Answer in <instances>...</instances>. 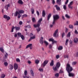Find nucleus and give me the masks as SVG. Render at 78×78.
<instances>
[{
	"mask_svg": "<svg viewBox=\"0 0 78 78\" xmlns=\"http://www.w3.org/2000/svg\"><path fill=\"white\" fill-rule=\"evenodd\" d=\"M50 66H54V61L52 60L51 62L50 63Z\"/></svg>",
	"mask_w": 78,
	"mask_h": 78,
	"instance_id": "obj_20",
	"label": "nucleus"
},
{
	"mask_svg": "<svg viewBox=\"0 0 78 78\" xmlns=\"http://www.w3.org/2000/svg\"><path fill=\"white\" fill-rule=\"evenodd\" d=\"M30 73L32 76H34V74L33 73V71L32 70H30Z\"/></svg>",
	"mask_w": 78,
	"mask_h": 78,
	"instance_id": "obj_25",
	"label": "nucleus"
},
{
	"mask_svg": "<svg viewBox=\"0 0 78 78\" xmlns=\"http://www.w3.org/2000/svg\"><path fill=\"white\" fill-rule=\"evenodd\" d=\"M23 78H30L29 77V76H23Z\"/></svg>",
	"mask_w": 78,
	"mask_h": 78,
	"instance_id": "obj_63",
	"label": "nucleus"
},
{
	"mask_svg": "<svg viewBox=\"0 0 78 78\" xmlns=\"http://www.w3.org/2000/svg\"><path fill=\"white\" fill-rule=\"evenodd\" d=\"M22 22L21 21H20L19 22V24L20 25H22Z\"/></svg>",
	"mask_w": 78,
	"mask_h": 78,
	"instance_id": "obj_64",
	"label": "nucleus"
},
{
	"mask_svg": "<svg viewBox=\"0 0 78 78\" xmlns=\"http://www.w3.org/2000/svg\"><path fill=\"white\" fill-rule=\"evenodd\" d=\"M78 39L77 38H75L74 39V42H75V43H77V42H78Z\"/></svg>",
	"mask_w": 78,
	"mask_h": 78,
	"instance_id": "obj_24",
	"label": "nucleus"
},
{
	"mask_svg": "<svg viewBox=\"0 0 78 78\" xmlns=\"http://www.w3.org/2000/svg\"><path fill=\"white\" fill-rule=\"evenodd\" d=\"M61 66V64L59 63V62H58L56 65V67L58 69L60 67V66Z\"/></svg>",
	"mask_w": 78,
	"mask_h": 78,
	"instance_id": "obj_14",
	"label": "nucleus"
},
{
	"mask_svg": "<svg viewBox=\"0 0 78 78\" xmlns=\"http://www.w3.org/2000/svg\"><path fill=\"white\" fill-rule=\"evenodd\" d=\"M18 65L17 63H15L14 64V68L15 70H16L18 69Z\"/></svg>",
	"mask_w": 78,
	"mask_h": 78,
	"instance_id": "obj_7",
	"label": "nucleus"
},
{
	"mask_svg": "<svg viewBox=\"0 0 78 78\" xmlns=\"http://www.w3.org/2000/svg\"><path fill=\"white\" fill-rule=\"evenodd\" d=\"M63 9H65V10H66V5H65L63 6Z\"/></svg>",
	"mask_w": 78,
	"mask_h": 78,
	"instance_id": "obj_60",
	"label": "nucleus"
},
{
	"mask_svg": "<svg viewBox=\"0 0 78 78\" xmlns=\"http://www.w3.org/2000/svg\"><path fill=\"white\" fill-rule=\"evenodd\" d=\"M69 73L68 75L69 76H71L72 77H73L74 76V74L72 73H70V72L68 73Z\"/></svg>",
	"mask_w": 78,
	"mask_h": 78,
	"instance_id": "obj_11",
	"label": "nucleus"
},
{
	"mask_svg": "<svg viewBox=\"0 0 78 78\" xmlns=\"http://www.w3.org/2000/svg\"><path fill=\"white\" fill-rule=\"evenodd\" d=\"M19 12L18 11H16L15 13L14 14V16H17V15H18L19 14Z\"/></svg>",
	"mask_w": 78,
	"mask_h": 78,
	"instance_id": "obj_22",
	"label": "nucleus"
},
{
	"mask_svg": "<svg viewBox=\"0 0 78 78\" xmlns=\"http://www.w3.org/2000/svg\"><path fill=\"white\" fill-rule=\"evenodd\" d=\"M8 56V54L6 52V54L5 55V58H7V56Z\"/></svg>",
	"mask_w": 78,
	"mask_h": 78,
	"instance_id": "obj_42",
	"label": "nucleus"
},
{
	"mask_svg": "<svg viewBox=\"0 0 78 78\" xmlns=\"http://www.w3.org/2000/svg\"><path fill=\"white\" fill-rule=\"evenodd\" d=\"M37 33H39V31H41V28H38V29H37Z\"/></svg>",
	"mask_w": 78,
	"mask_h": 78,
	"instance_id": "obj_44",
	"label": "nucleus"
},
{
	"mask_svg": "<svg viewBox=\"0 0 78 78\" xmlns=\"http://www.w3.org/2000/svg\"><path fill=\"white\" fill-rule=\"evenodd\" d=\"M53 18L54 20L52 23V24H55L56 20H57L59 19V16L58 15H55L53 16Z\"/></svg>",
	"mask_w": 78,
	"mask_h": 78,
	"instance_id": "obj_2",
	"label": "nucleus"
},
{
	"mask_svg": "<svg viewBox=\"0 0 78 78\" xmlns=\"http://www.w3.org/2000/svg\"><path fill=\"white\" fill-rule=\"evenodd\" d=\"M59 57H60L59 55H57L56 56V58L57 59H58Z\"/></svg>",
	"mask_w": 78,
	"mask_h": 78,
	"instance_id": "obj_53",
	"label": "nucleus"
},
{
	"mask_svg": "<svg viewBox=\"0 0 78 78\" xmlns=\"http://www.w3.org/2000/svg\"><path fill=\"white\" fill-rule=\"evenodd\" d=\"M43 39H44V37H41L40 40V42L41 44H44V40H43Z\"/></svg>",
	"mask_w": 78,
	"mask_h": 78,
	"instance_id": "obj_10",
	"label": "nucleus"
},
{
	"mask_svg": "<svg viewBox=\"0 0 78 78\" xmlns=\"http://www.w3.org/2000/svg\"><path fill=\"white\" fill-rule=\"evenodd\" d=\"M58 50H62L63 49V47L62 46H60L58 47Z\"/></svg>",
	"mask_w": 78,
	"mask_h": 78,
	"instance_id": "obj_19",
	"label": "nucleus"
},
{
	"mask_svg": "<svg viewBox=\"0 0 78 78\" xmlns=\"http://www.w3.org/2000/svg\"><path fill=\"white\" fill-rule=\"evenodd\" d=\"M68 30H69V29L66 27L65 32L67 33L68 32Z\"/></svg>",
	"mask_w": 78,
	"mask_h": 78,
	"instance_id": "obj_49",
	"label": "nucleus"
},
{
	"mask_svg": "<svg viewBox=\"0 0 78 78\" xmlns=\"http://www.w3.org/2000/svg\"><path fill=\"white\" fill-rule=\"evenodd\" d=\"M65 17H66L68 19H70V17L67 14L66 15Z\"/></svg>",
	"mask_w": 78,
	"mask_h": 78,
	"instance_id": "obj_33",
	"label": "nucleus"
},
{
	"mask_svg": "<svg viewBox=\"0 0 78 78\" xmlns=\"http://www.w3.org/2000/svg\"><path fill=\"white\" fill-rule=\"evenodd\" d=\"M72 6V5H70V4H69L68 5V7L69 8H71V9H72L73 8V6Z\"/></svg>",
	"mask_w": 78,
	"mask_h": 78,
	"instance_id": "obj_45",
	"label": "nucleus"
},
{
	"mask_svg": "<svg viewBox=\"0 0 78 78\" xmlns=\"http://www.w3.org/2000/svg\"><path fill=\"white\" fill-rule=\"evenodd\" d=\"M3 18H4V19H6L7 20H9L11 19V18H10L9 16H8L6 15H4Z\"/></svg>",
	"mask_w": 78,
	"mask_h": 78,
	"instance_id": "obj_8",
	"label": "nucleus"
},
{
	"mask_svg": "<svg viewBox=\"0 0 78 78\" xmlns=\"http://www.w3.org/2000/svg\"><path fill=\"white\" fill-rule=\"evenodd\" d=\"M44 43L45 44H46V46L48 45L49 44L48 43L45 41H44Z\"/></svg>",
	"mask_w": 78,
	"mask_h": 78,
	"instance_id": "obj_36",
	"label": "nucleus"
},
{
	"mask_svg": "<svg viewBox=\"0 0 78 78\" xmlns=\"http://www.w3.org/2000/svg\"><path fill=\"white\" fill-rule=\"evenodd\" d=\"M18 3L20 5H23V1L22 0H18Z\"/></svg>",
	"mask_w": 78,
	"mask_h": 78,
	"instance_id": "obj_16",
	"label": "nucleus"
},
{
	"mask_svg": "<svg viewBox=\"0 0 78 78\" xmlns=\"http://www.w3.org/2000/svg\"><path fill=\"white\" fill-rule=\"evenodd\" d=\"M30 47V50H31L32 48L33 47V45H32V44H28L26 47V48H29Z\"/></svg>",
	"mask_w": 78,
	"mask_h": 78,
	"instance_id": "obj_6",
	"label": "nucleus"
},
{
	"mask_svg": "<svg viewBox=\"0 0 78 78\" xmlns=\"http://www.w3.org/2000/svg\"><path fill=\"white\" fill-rule=\"evenodd\" d=\"M33 36L32 37V36ZM30 38L29 39V41H28V42H30V41H31L32 39H34L36 38V36H35V35H33V34L31 33L30 34Z\"/></svg>",
	"mask_w": 78,
	"mask_h": 78,
	"instance_id": "obj_3",
	"label": "nucleus"
},
{
	"mask_svg": "<svg viewBox=\"0 0 78 78\" xmlns=\"http://www.w3.org/2000/svg\"><path fill=\"white\" fill-rule=\"evenodd\" d=\"M68 2H69V0H66L65 2V5H67L68 3Z\"/></svg>",
	"mask_w": 78,
	"mask_h": 78,
	"instance_id": "obj_61",
	"label": "nucleus"
},
{
	"mask_svg": "<svg viewBox=\"0 0 78 78\" xmlns=\"http://www.w3.org/2000/svg\"><path fill=\"white\" fill-rule=\"evenodd\" d=\"M45 10H43L42 12V16L45 17Z\"/></svg>",
	"mask_w": 78,
	"mask_h": 78,
	"instance_id": "obj_26",
	"label": "nucleus"
},
{
	"mask_svg": "<svg viewBox=\"0 0 78 78\" xmlns=\"http://www.w3.org/2000/svg\"><path fill=\"white\" fill-rule=\"evenodd\" d=\"M68 42H69V39H67L66 40V43H65V45H67L68 44Z\"/></svg>",
	"mask_w": 78,
	"mask_h": 78,
	"instance_id": "obj_34",
	"label": "nucleus"
},
{
	"mask_svg": "<svg viewBox=\"0 0 78 78\" xmlns=\"http://www.w3.org/2000/svg\"><path fill=\"white\" fill-rule=\"evenodd\" d=\"M61 2V0H57V3H60Z\"/></svg>",
	"mask_w": 78,
	"mask_h": 78,
	"instance_id": "obj_46",
	"label": "nucleus"
},
{
	"mask_svg": "<svg viewBox=\"0 0 78 78\" xmlns=\"http://www.w3.org/2000/svg\"><path fill=\"white\" fill-rule=\"evenodd\" d=\"M67 36V37H70V32H69L68 33Z\"/></svg>",
	"mask_w": 78,
	"mask_h": 78,
	"instance_id": "obj_31",
	"label": "nucleus"
},
{
	"mask_svg": "<svg viewBox=\"0 0 78 78\" xmlns=\"http://www.w3.org/2000/svg\"><path fill=\"white\" fill-rule=\"evenodd\" d=\"M73 1H71L69 3V5H73Z\"/></svg>",
	"mask_w": 78,
	"mask_h": 78,
	"instance_id": "obj_62",
	"label": "nucleus"
},
{
	"mask_svg": "<svg viewBox=\"0 0 78 78\" xmlns=\"http://www.w3.org/2000/svg\"><path fill=\"white\" fill-rule=\"evenodd\" d=\"M59 73H64V71H63V70L61 69H60V70Z\"/></svg>",
	"mask_w": 78,
	"mask_h": 78,
	"instance_id": "obj_57",
	"label": "nucleus"
},
{
	"mask_svg": "<svg viewBox=\"0 0 78 78\" xmlns=\"http://www.w3.org/2000/svg\"><path fill=\"white\" fill-rule=\"evenodd\" d=\"M66 70L68 73L71 72L73 70V68L69 64H67L66 65Z\"/></svg>",
	"mask_w": 78,
	"mask_h": 78,
	"instance_id": "obj_1",
	"label": "nucleus"
},
{
	"mask_svg": "<svg viewBox=\"0 0 78 78\" xmlns=\"http://www.w3.org/2000/svg\"><path fill=\"white\" fill-rule=\"evenodd\" d=\"M15 28L16 29V31H18L20 30V27H15Z\"/></svg>",
	"mask_w": 78,
	"mask_h": 78,
	"instance_id": "obj_30",
	"label": "nucleus"
},
{
	"mask_svg": "<svg viewBox=\"0 0 78 78\" xmlns=\"http://www.w3.org/2000/svg\"><path fill=\"white\" fill-rule=\"evenodd\" d=\"M48 41L49 42H52V44H54L55 43L56 44L57 43V41L54 40L53 38H50L49 39Z\"/></svg>",
	"mask_w": 78,
	"mask_h": 78,
	"instance_id": "obj_4",
	"label": "nucleus"
},
{
	"mask_svg": "<svg viewBox=\"0 0 78 78\" xmlns=\"http://www.w3.org/2000/svg\"><path fill=\"white\" fill-rule=\"evenodd\" d=\"M69 28L72 29L73 28V26L72 25H69Z\"/></svg>",
	"mask_w": 78,
	"mask_h": 78,
	"instance_id": "obj_55",
	"label": "nucleus"
},
{
	"mask_svg": "<svg viewBox=\"0 0 78 78\" xmlns=\"http://www.w3.org/2000/svg\"><path fill=\"white\" fill-rule=\"evenodd\" d=\"M20 37H21V38L22 39V40H24V36H23V35H21L20 36Z\"/></svg>",
	"mask_w": 78,
	"mask_h": 78,
	"instance_id": "obj_39",
	"label": "nucleus"
},
{
	"mask_svg": "<svg viewBox=\"0 0 78 78\" xmlns=\"http://www.w3.org/2000/svg\"><path fill=\"white\" fill-rule=\"evenodd\" d=\"M4 77H5V75L4 74H2V75L1 77V78H4Z\"/></svg>",
	"mask_w": 78,
	"mask_h": 78,
	"instance_id": "obj_38",
	"label": "nucleus"
},
{
	"mask_svg": "<svg viewBox=\"0 0 78 78\" xmlns=\"http://www.w3.org/2000/svg\"><path fill=\"white\" fill-rule=\"evenodd\" d=\"M76 63H77L76 62V61L73 62H72V64L73 66H75V64H76Z\"/></svg>",
	"mask_w": 78,
	"mask_h": 78,
	"instance_id": "obj_35",
	"label": "nucleus"
},
{
	"mask_svg": "<svg viewBox=\"0 0 78 78\" xmlns=\"http://www.w3.org/2000/svg\"><path fill=\"white\" fill-rule=\"evenodd\" d=\"M15 27L14 26H13L12 28V30L11 31V32H13L14 31V29Z\"/></svg>",
	"mask_w": 78,
	"mask_h": 78,
	"instance_id": "obj_48",
	"label": "nucleus"
},
{
	"mask_svg": "<svg viewBox=\"0 0 78 78\" xmlns=\"http://www.w3.org/2000/svg\"><path fill=\"white\" fill-rule=\"evenodd\" d=\"M17 35L19 37H20V36H22V34H21V33L19 32L17 33Z\"/></svg>",
	"mask_w": 78,
	"mask_h": 78,
	"instance_id": "obj_47",
	"label": "nucleus"
},
{
	"mask_svg": "<svg viewBox=\"0 0 78 78\" xmlns=\"http://www.w3.org/2000/svg\"><path fill=\"white\" fill-rule=\"evenodd\" d=\"M51 17V14L50 13L48 15L47 17L48 20V21L50 20V19Z\"/></svg>",
	"mask_w": 78,
	"mask_h": 78,
	"instance_id": "obj_15",
	"label": "nucleus"
},
{
	"mask_svg": "<svg viewBox=\"0 0 78 78\" xmlns=\"http://www.w3.org/2000/svg\"><path fill=\"white\" fill-rule=\"evenodd\" d=\"M59 75V74L58 73H57L55 74V76L56 77H58Z\"/></svg>",
	"mask_w": 78,
	"mask_h": 78,
	"instance_id": "obj_41",
	"label": "nucleus"
},
{
	"mask_svg": "<svg viewBox=\"0 0 78 78\" xmlns=\"http://www.w3.org/2000/svg\"><path fill=\"white\" fill-rule=\"evenodd\" d=\"M9 6H10V5H9V4L5 6V8H6L7 11L8 9V8H9Z\"/></svg>",
	"mask_w": 78,
	"mask_h": 78,
	"instance_id": "obj_21",
	"label": "nucleus"
},
{
	"mask_svg": "<svg viewBox=\"0 0 78 78\" xmlns=\"http://www.w3.org/2000/svg\"><path fill=\"white\" fill-rule=\"evenodd\" d=\"M42 18L39 19V20L38 21V23H39L41 24V22H42Z\"/></svg>",
	"mask_w": 78,
	"mask_h": 78,
	"instance_id": "obj_27",
	"label": "nucleus"
},
{
	"mask_svg": "<svg viewBox=\"0 0 78 78\" xmlns=\"http://www.w3.org/2000/svg\"><path fill=\"white\" fill-rule=\"evenodd\" d=\"M64 57L65 58H69V55H65L64 56Z\"/></svg>",
	"mask_w": 78,
	"mask_h": 78,
	"instance_id": "obj_40",
	"label": "nucleus"
},
{
	"mask_svg": "<svg viewBox=\"0 0 78 78\" xmlns=\"http://www.w3.org/2000/svg\"><path fill=\"white\" fill-rule=\"evenodd\" d=\"M41 24H39V23H38L37 24H34V28H36L37 27H38V28H39L40 27Z\"/></svg>",
	"mask_w": 78,
	"mask_h": 78,
	"instance_id": "obj_12",
	"label": "nucleus"
},
{
	"mask_svg": "<svg viewBox=\"0 0 78 78\" xmlns=\"http://www.w3.org/2000/svg\"><path fill=\"white\" fill-rule=\"evenodd\" d=\"M58 33V29H57L55 31L53 34L54 37H56V34Z\"/></svg>",
	"mask_w": 78,
	"mask_h": 78,
	"instance_id": "obj_9",
	"label": "nucleus"
},
{
	"mask_svg": "<svg viewBox=\"0 0 78 78\" xmlns=\"http://www.w3.org/2000/svg\"><path fill=\"white\" fill-rule=\"evenodd\" d=\"M64 36H65V33H64V32H63L62 34V37L63 38Z\"/></svg>",
	"mask_w": 78,
	"mask_h": 78,
	"instance_id": "obj_54",
	"label": "nucleus"
},
{
	"mask_svg": "<svg viewBox=\"0 0 78 78\" xmlns=\"http://www.w3.org/2000/svg\"><path fill=\"white\" fill-rule=\"evenodd\" d=\"M74 25H78V21H76V23L74 24Z\"/></svg>",
	"mask_w": 78,
	"mask_h": 78,
	"instance_id": "obj_58",
	"label": "nucleus"
},
{
	"mask_svg": "<svg viewBox=\"0 0 78 78\" xmlns=\"http://www.w3.org/2000/svg\"><path fill=\"white\" fill-rule=\"evenodd\" d=\"M49 47L50 49H51V48H52V45L50 44L49 46Z\"/></svg>",
	"mask_w": 78,
	"mask_h": 78,
	"instance_id": "obj_43",
	"label": "nucleus"
},
{
	"mask_svg": "<svg viewBox=\"0 0 78 78\" xmlns=\"http://www.w3.org/2000/svg\"><path fill=\"white\" fill-rule=\"evenodd\" d=\"M4 64L5 66H8V63L6 62H5L4 63Z\"/></svg>",
	"mask_w": 78,
	"mask_h": 78,
	"instance_id": "obj_37",
	"label": "nucleus"
},
{
	"mask_svg": "<svg viewBox=\"0 0 78 78\" xmlns=\"http://www.w3.org/2000/svg\"><path fill=\"white\" fill-rule=\"evenodd\" d=\"M16 62H20V59H19V58H17L16 59Z\"/></svg>",
	"mask_w": 78,
	"mask_h": 78,
	"instance_id": "obj_51",
	"label": "nucleus"
},
{
	"mask_svg": "<svg viewBox=\"0 0 78 78\" xmlns=\"http://www.w3.org/2000/svg\"><path fill=\"white\" fill-rule=\"evenodd\" d=\"M32 20L33 22H35V21H36V19L34 18H33Z\"/></svg>",
	"mask_w": 78,
	"mask_h": 78,
	"instance_id": "obj_50",
	"label": "nucleus"
},
{
	"mask_svg": "<svg viewBox=\"0 0 78 78\" xmlns=\"http://www.w3.org/2000/svg\"><path fill=\"white\" fill-rule=\"evenodd\" d=\"M36 13L37 14V15L39 16V11H38L37 10L36 11Z\"/></svg>",
	"mask_w": 78,
	"mask_h": 78,
	"instance_id": "obj_56",
	"label": "nucleus"
},
{
	"mask_svg": "<svg viewBox=\"0 0 78 78\" xmlns=\"http://www.w3.org/2000/svg\"><path fill=\"white\" fill-rule=\"evenodd\" d=\"M27 71H25L24 72V75H25L26 76V75H27Z\"/></svg>",
	"mask_w": 78,
	"mask_h": 78,
	"instance_id": "obj_59",
	"label": "nucleus"
},
{
	"mask_svg": "<svg viewBox=\"0 0 78 78\" xmlns=\"http://www.w3.org/2000/svg\"><path fill=\"white\" fill-rule=\"evenodd\" d=\"M31 11L32 14L34 13V9H33V8H32L31 9Z\"/></svg>",
	"mask_w": 78,
	"mask_h": 78,
	"instance_id": "obj_28",
	"label": "nucleus"
},
{
	"mask_svg": "<svg viewBox=\"0 0 78 78\" xmlns=\"http://www.w3.org/2000/svg\"><path fill=\"white\" fill-rule=\"evenodd\" d=\"M59 68H58L56 66L55 67H52V69L54 70V71H58V69Z\"/></svg>",
	"mask_w": 78,
	"mask_h": 78,
	"instance_id": "obj_17",
	"label": "nucleus"
},
{
	"mask_svg": "<svg viewBox=\"0 0 78 78\" xmlns=\"http://www.w3.org/2000/svg\"><path fill=\"white\" fill-rule=\"evenodd\" d=\"M0 51H1L2 53H4L5 51H4V49H3V48H0Z\"/></svg>",
	"mask_w": 78,
	"mask_h": 78,
	"instance_id": "obj_29",
	"label": "nucleus"
},
{
	"mask_svg": "<svg viewBox=\"0 0 78 78\" xmlns=\"http://www.w3.org/2000/svg\"><path fill=\"white\" fill-rule=\"evenodd\" d=\"M48 61L45 60L44 61L43 63L42 64V66L43 67H45L48 64Z\"/></svg>",
	"mask_w": 78,
	"mask_h": 78,
	"instance_id": "obj_5",
	"label": "nucleus"
},
{
	"mask_svg": "<svg viewBox=\"0 0 78 78\" xmlns=\"http://www.w3.org/2000/svg\"><path fill=\"white\" fill-rule=\"evenodd\" d=\"M18 11L19 12V13L20 14H23V13H24V11L23 10H20L18 9Z\"/></svg>",
	"mask_w": 78,
	"mask_h": 78,
	"instance_id": "obj_13",
	"label": "nucleus"
},
{
	"mask_svg": "<svg viewBox=\"0 0 78 78\" xmlns=\"http://www.w3.org/2000/svg\"><path fill=\"white\" fill-rule=\"evenodd\" d=\"M9 69L10 70H12V69H13V66L12 65H10L9 66Z\"/></svg>",
	"mask_w": 78,
	"mask_h": 78,
	"instance_id": "obj_23",
	"label": "nucleus"
},
{
	"mask_svg": "<svg viewBox=\"0 0 78 78\" xmlns=\"http://www.w3.org/2000/svg\"><path fill=\"white\" fill-rule=\"evenodd\" d=\"M25 27L26 28H31V27L30 25H28L27 26H26Z\"/></svg>",
	"mask_w": 78,
	"mask_h": 78,
	"instance_id": "obj_52",
	"label": "nucleus"
},
{
	"mask_svg": "<svg viewBox=\"0 0 78 78\" xmlns=\"http://www.w3.org/2000/svg\"><path fill=\"white\" fill-rule=\"evenodd\" d=\"M55 6L57 10H58V11H60L61 10V9H60V7H59V6H58V5H56Z\"/></svg>",
	"mask_w": 78,
	"mask_h": 78,
	"instance_id": "obj_18",
	"label": "nucleus"
},
{
	"mask_svg": "<svg viewBox=\"0 0 78 78\" xmlns=\"http://www.w3.org/2000/svg\"><path fill=\"white\" fill-rule=\"evenodd\" d=\"M35 62L36 64H39V60L37 59L36 60H35Z\"/></svg>",
	"mask_w": 78,
	"mask_h": 78,
	"instance_id": "obj_32",
	"label": "nucleus"
}]
</instances>
